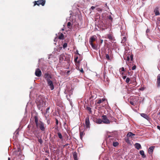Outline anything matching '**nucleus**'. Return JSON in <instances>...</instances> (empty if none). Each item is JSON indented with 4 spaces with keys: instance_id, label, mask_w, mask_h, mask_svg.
<instances>
[{
    "instance_id": "nucleus-41",
    "label": "nucleus",
    "mask_w": 160,
    "mask_h": 160,
    "mask_svg": "<svg viewBox=\"0 0 160 160\" xmlns=\"http://www.w3.org/2000/svg\"><path fill=\"white\" fill-rule=\"evenodd\" d=\"M120 70H121V71H125V69L123 67H122V68H121L120 69Z\"/></svg>"
},
{
    "instance_id": "nucleus-22",
    "label": "nucleus",
    "mask_w": 160,
    "mask_h": 160,
    "mask_svg": "<svg viewBox=\"0 0 160 160\" xmlns=\"http://www.w3.org/2000/svg\"><path fill=\"white\" fill-rule=\"evenodd\" d=\"M135 135V134L131 132H128L127 135V137H131L132 136H134Z\"/></svg>"
},
{
    "instance_id": "nucleus-9",
    "label": "nucleus",
    "mask_w": 160,
    "mask_h": 160,
    "mask_svg": "<svg viewBox=\"0 0 160 160\" xmlns=\"http://www.w3.org/2000/svg\"><path fill=\"white\" fill-rule=\"evenodd\" d=\"M157 86L159 88L160 87V74L158 75L157 76Z\"/></svg>"
},
{
    "instance_id": "nucleus-32",
    "label": "nucleus",
    "mask_w": 160,
    "mask_h": 160,
    "mask_svg": "<svg viewBox=\"0 0 160 160\" xmlns=\"http://www.w3.org/2000/svg\"><path fill=\"white\" fill-rule=\"evenodd\" d=\"M112 139H114V141H115V138H113V137H111V138H110L109 139V142H112Z\"/></svg>"
},
{
    "instance_id": "nucleus-45",
    "label": "nucleus",
    "mask_w": 160,
    "mask_h": 160,
    "mask_svg": "<svg viewBox=\"0 0 160 160\" xmlns=\"http://www.w3.org/2000/svg\"><path fill=\"white\" fill-rule=\"evenodd\" d=\"M99 42H100L99 43L101 44H102L103 43V40L102 39H100Z\"/></svg>"
},
{
    "instance_id": "nucleus-6",
    "label": "nucleus",
    "mask_w": 160,
    "mask_h": 160,
    "mask_svg": "<svg viewBox=\"0 0 160 160\" xmlns=\"http://www.w3.org/2000/svg\"><path fill=\"white\" fill-rule=\"evenodd\" d=\"M44 77L46 81L51 80L52 77L51 74L48 73H45L44 75Z\"/></svg>"
},
{
    "instance_id": "nucleus-29",
    "label": "nucleus",
    "mask_w": 160,
    "mask_h": 160,
    "mask_svg": "<svg viewBox=\"0 0 160 160\" xmlns=\"http://www.w3.org/2000/svg\"><path fill=\"white\" fill-rule=\"evenodd\" d=\"M96 103L97 102V104H100V103H101L102 102V101L101 100V99H99L98 100H97L96 101Z\"/></svg>"
},
{
    "instance_id": "nucleus-11",
    "label": "nucleus",
    "mask_w": 160,
    "mask_h": 160,
    "mask_svg": "<svg viewBox=\"0 0 160 160\" xmlns=\"http://www.w3.org/2000/svg\"><path fill=\"white\" fill-rule=\"evenodd\" d=\"M159 8L158 7H156L154 10V12L155 15L157 16L160 14V13L159 11Z\"/></svg>"
},
{
    "instance_id": "nucleus-35",
    "label": "nucleus",
    "mask_w": 160,
    "mask_h": 160,
    "mask_svg": "<svg viewBox=\"0 0 160 160\" xmlns=\"http://www.w3.org/2000/svg\"><path fill=\"white\" fill-rule=\"evenodd\" d=\"M130 78H127L126 79V82L127 83H128L130 81Z\"/></svg>"
},
{
    "instance_id": "nucleus-59",
    "label": "nucleus",
    "mask_w": 160,
    "mask_h": 160,
    "mask_svg": "<svg viewBox=\"0 0 160 160\" xmlns=\"http://www.w3.org/2000/svg\"><path fill=\"white\" fill-rule=\"evenodd\" d=\"M104 79L105 80V76L104 75Z\"/></svg>"
},
{
    "instance_id": "nucleus-57",
    "label": "nucleus",
    "mask_w": 160,
    "mask_h": 160,
    "mask_svg": "<svg viewBox=\"0 0 160 160\" xmlns=\"http://www.w3.org/2000/svg\"><path fill=\"white\" fill-rule=\"evenodd\" d=\"M109 79L108 78H106V81L108 82H109Z\"/></svg>"
},
{
    "instance_id": "nucleus-14",
    "label": "nucleus",
    "mask_w": 160,
    "mask_h": 160,
    "mask_svg": "<svg viewBox=\"0 0 160 160\" xmlns=\"http://www.w3.org/2000/svg\"><path fill=\"white\" fill-rule=\"evenodd\" d=\"M73 157L74 160H78L77 153L76 152L73 153Z\"/></svg>"
},
{
    "instance_id": "nucleus-39",
    "label": "nucleus",
    "mask_w": 160,
    "mask_h": 160,
    "mask_svg": "<svg viewBox=\"0 0 160 160\" xmlns=\"http://www.w3.org/2000/svg\"><path fill=\"white\" fill-rule=\"evenodd\" d=\"M106 58L108 59V60H109L110 59V57H109V55L108 54H106Z\"/></svg>"
},
{
    "instance_id": "nucleus-31",
    "label": "nucleus",
    "mask_w": 160,
    "mask_h": 160,
    "mask_svg": "<svg viewBox=\"0 0 160 160\" xmlns=\"http://www.w3.org/2000/svg\"><path fill=\"white\" fill-rule=\"evenodd\" d=\"M87 109L88 111H89L90 113H92V111L91 110V108L89 107H87Z\"/></svg>"
},
{
    "instance_id": "nucleus-53",
    "label": "nucleus",
    "mask_w": 160,
    "mask_h": 160,
    "mask_svg": "<svg viewBox=\"0 0 160 160\" xmlns=\"http://www.w3.org/2000/svg\"><path fill=\"white\" fill-rule=\"evenodd\" d=\"M49 109H50V108L49 107H48L46 109V112H47L49 110Z\"/></svg>"
},
{
    "instance_id": "nucleus-1",
    "label": "nucleus",
    "mask_w": 160,
    "mask_h": 160,
    "mask_svg": "<svg viewBox=\"0 0 160 160\" xmlns=\"http://www.w3.org/2000/svg\"><path fill=\"white\" fill-rule=\"evenodd\" d=\"M46 101L44 98H42L41 96L39 97L36 101V103L38 109L42 111V108L46 105Z\"/></svg>"
},
{
    "instance_id": "nucleus-18",
    "label": "nucleus",
    "mask_w": 160,
    "mask_h": 160,
    "mask_svg": "<svg viewBox=\"0 0 160 160\" xmlns=\"http://www.w3.org/2000/svg\"><path fill=\"white\" fill-rule=\"evenodd\" d=\"M85 135V133L83 131H80V139L82 140V137Z\"/></svg>"
},
{
    "instance_id": "nucleus-54",
    "label": "nucleus",
    "mask_w": 160,
    "mask_h": 160,
    "mask_svg": "<svg viewBox=\"0 0 160 160\" xmlns=\"http://www.w3.org/2000/svg\"><path fill=\"white\" fill-rule=\"evenodd\" d=\"M122 78L123 79H125L126 78V76H123L122 77Z\"/></svg>"
},
{
    "instance_id": "nucleus-37",
    "label": "nucleus",
    "mask_w": 160,
    "mask_h": 160,
    "mask_svg": "<svg viewBox=\"0 0 160 160\" xmlns=\"http://www.w3.org/2000/svg\"><path fill=\"white\" fill-rule=\"evenodd\" d=\"M67 45H68V44L67 43H64L63 45V48H66L67 46Z\"/></svg>"
},
{
    "instance_id": "nucleus-7",
    "label": "nucleus",
    "mask_w": 160,
    "mask_h": 160,
    "mask_svg": "<svg viewBox=\"0 0 160 160\" xmlns=\"http://www.w3.org/2000/svg\"><path fill=\"white\" fill-rule=\"evenodd\" d=\"M85 124L87 128H90V121L89 117H87L85 120Z\"/></svg>"
},
{
    "instance_id": "nucleus-42",
    "label": "nucleus",
    "mask_w": 160,
    "mask_h": 160,
    "mask_svg": "<svg viewBox=\"0 0 160 160\" xmlns=\"http://www.w3.org/2000/svg\"><path fill=\"white\" fill-rule=\"evenodd\" d=\"M136 66L135 65H134L132 67V70H134L136 69Z\"/></svg>"
},
{
    "instance_id": "nucleus-21",
    "label": "nucleus",
    "mask_w": 160,
    "mask_h": 160,
    "mask_svg": "<svg viewBox=\"0 0 160 160\" xmlns=\"http://www.w3.org/2000/svg\"><path fill=\"white\" fill-rule=\"evenodd\" d=\"M65 59L64 55L63 54H61L60 55L59 57V60L61 61H62L64 59Z\"/></svg>"
},
{
    "instance_id": "nucleus-12",
    "label": "nucleus",
    "mask_w": 160,
    "mask_h": 160,
    "mask_svg": "<svg viewBox=\"0 0 160 160\" xmlns=\"http://www.w3.org/2000/svg\"><path fill=\"white\" fill-rule=\"evenodd\" d=\"M96 39V36H93L91 37L89 40L90 43H93L95 41Z\"/></svg>"
},
{
    "instance_id": "nucleus-62",
    "label": "nucleus",
    "mask_w": 160,
    "mask_h": 160,
    "mask_svg": "<svg viewBox=\"0 0 160 160\" xmlns=\"http://www.w3.org/2000/svg\"><path fill=\"white\" fill-rule=\"evenodd\" d=\"M124 59L125 60L126 59L125 57H124Z\"/></svg>"
},
{
    "instance_id": "nucleus-52",
    "label": "nucleus",
    "mask_w": 160,
    "mask_h": 160,
    "mask_svg": "<svg viewBox=\"0 0 160 160\" xmlns=\"http://www.w3.org/2000/svg\"><path fill=\"white\" fill-rule=\"evenodd\" d=\"M76 53L79 55H80V54H79V53L78 52V50H77V51H76Z\"/></svg>"
},
{
    "instance_id": "nucleus-48",
    "label": "nucleus",
    "mask_w": 160,
    "mask_h": 160,
    "mask_svg": "<svg viewBox=\"0 0 160 160\" xmlns=\"http://www.w3.org/2000/svg\"><path fill=\"white\" fill-rule=\"evenodd\" d=\"M95 7L94 6H92L91 8V9L92 10H93L95 8Z\"/></svg>"
},
{
    "instance_id": "nucleus-43",
    "label": "nucleus",
    "mask_w": 160,
    "mask_h": 160,
    "mask_svg": "<svg viewBox=\"0 0 160 160\" xmlns=\"http://www.w3.org/2000/svg\"><path fill=\"white\" fill-rule=\"evenodd\" d=\"M150 32V30L148 28L146 31V33H148V32Z\"/></svg>"
},
{
    "instance_id": "nucleus-13",
    "label": "nucleus",
    "mask_w": 160,
    "mask_h": 160,
    "mask_svg": "<svg viewBox=\"0 0 160 160\" xmlns=\"http://www.w3.org/2000/svg\"><path fill=\"white\" fill-rule=\"evenodd\" d=\"M135 146L136 148L137 149L139 150L141 148V145L138 143H136L135 144Z\"/></svg>"
},
{
    "instance_id": "nucleus-17",
    "label": "nucleus",
    "mask_w": 160,
    "mask_h": 160,
    "mask_svg": "<svg viewBox=\"0 0 160 160\" xmlns=\"http://www.w3.org/2000/svg\"><path fill=\"white\" fill-rule=\"evenodd\" d=\"M34 118L35 121L36 123V125L39 123V122L38 121V118L37 116H34Z\"/></svg>"
},
{
    "instance_id": "nucleus-49",
    "label": "nucleus",
    "mask_w": 160,
    "mask_h": 160,
    "mask_svg": "<svg viewBox=\"0 0 160 160\" xmlns=\"http://www.w3.org/2000/svg\"><path fill=\"white\" fill-rule=\"evenodd\" d=\"M105 100H106V99H105V98H102V99H101V100L102 102L105 101Z\"/></svg>"
},
{
    "instance_id": "nucleus-40",
    "label": "nucleus",
    "mask_w": 160,
    "mask_h": 160,
    "mask_svg": "<svg viewBox=\"0 0 160 160\" xmlns=\"http://www.w3.org/2000/svg\"><path fill=\"white\" fill-rule=\"evenodd\" d=\"M130 58H131V60L132 61L133 60V55L132 54H131L130 56Z\"/></svg>"
},
{
    "instance_id": "nucleus-26",
    "label": "nucleus",
    "mask_w": 160,
    "mask_h": 160,
    "mask_svg": "<svg viewBox=\"0 0 160 160\" xmlns=\"http://www.w3.org/2000/svg\"><path fill=\"white\" fill-rule=\"evenodd\" d=\"M102 122V120L101 119H98L96 121V122L98 124H101Z\"/></svg>"
},
{
    "instance_id": "nucleus-19",
    "label": "nucleus",
    "mask_w": 160,
    "mask_h": 160,
    "mask_svg": "<svg viewBox=\"0 0 160 160\" xmlns=\"http://www.w3.org/2000/svg\"><path fill=\"white\" fill-rule=\"evenodd\" d=\"M112 142L113 143V146L114 147H117L119 144L118 142H115V141H114V139H112Z\"/></svg>"
},
{
    "instance_id": "nucleus-15",
    "label": "nucleus",
    "mask_w": 160,
    "mask_h": 160,
    "mask_svg": "<svg viewBox=\"0 0 160 160\" xmlns=\"http://www.w3.org/2000/svg\"><path fill=\"white\" fill-rule=\"evenodd\" d=\"M59 35L58 38L59 39L63 40L64 39V35L62 33H59Z\"/></svg>"
},
{
    "instance_id": "nucleus-24",
    "label": "nucleus",
    "mask_w": 160,
    "mask_h": 160,
    "mask_svg": "<svg viewBox=\"0 0 160 160\" xmlns=\"http://www.w3.org/2000/svg\"><path fill=\"white\" fill-rule=\"evenodd\" d=\"M108 38L111 40H113L114 39L113 37L111 34L108 35Z\"/></svg>"
},
{
    "instance_id": "nucleus-23",
    "label": "nucleus",
    "mask_w": 160,
    "mask_h": 160,
    "mask_svg": "<svg viewBox=\"0 0 160 160\" xmlns=\"http://www.w3.org/2000/svg\"><path fill=\"white\" fill-rule=\"evenodd\" d=\"M111 117V118H110V119L111 120L110 121V122H116V121H117V119L115 118H114L113 117H112V116H111L110 117Z\"/></svg>"
},
{
    "instance_id": "nucleus-34",
    "label": "nucleus",
    "mask_w": 160,
    "mask_h": 160,
    "mask_svg": "<svg viewBox=\"0 0 160 160\" xmlns=\"http://www.w3.org/2000/svg\"><path fill=\"white\" fill-rule=\"evenodd\" d=\"M130 103L132 105H133V106H135V103L132 101H130Z\"/></svg>"
},
{
    "instance_id": "nucleus-16",
    "label": "nucleus",
    "mask_w": 160,
    "mask_h": 160,
    "mask_svg": "<svg viewBox=\"0 0 160 160\" xmlns=\"http://www.w3.org/2000/svg\"><path fill=\"white\" fill-rule=\"evenodd\" d=\"M141 115L142 117H143L144 118L147 119V120H148L149 118L148 116L146 114L142 113H141Z\"/></svg>"
},
{
    "instance_id": "nucleus-56",
    "label": "nucleus",
    "mask_w": 160,
    "mask_h": 160,
    "mask_svg": "<svg viewBox=\"0 0 160 160\" xmlns=\"http://www.w3.org/2000/svg\"><path fill=\"white\" fill-rule=\"evenodd\" d=\"M98 9H99V10H98V11H99L101 12H102V9H100V8H98Z\"/></svg>"
},
{
    "instance_id": "nucleus-33",
    "label": "nucleus",
    "mask_w": 160,
    "mask_h": 160,
    "mask_svg": "<svg viewBox=\"0 0 160 160\" xmlns=\"http://www.w3.org/2000/svg\"><path fill=\"white\" fill-rule=\"evenodd\" d=\"M157 24L158 25L160 26V18H158V21L157 22Z\"/></svg>"
},
{
    "instance_id": "nucleus-20",
    "label": "nucleus",
    "mask_w": 160,
    "mask_h": 160,
    "mask_svg": "<svg viewBox=\"0 0 160 160\" xmlns=\"http://www.w3.org/2000/svg\"><path fill=\"white\" fill-rule=\"evenodd\" d=\"M140 154L142 156L143 158H145L146 157L144 154V152L143 150H141L139 152Z\"/></svg>"
},
{
    "instance_id": "nucleus-5",
    "label": "nucleus",
    "mask_w": 160,
    "mask_h": 160,
    "mask_svg": "<svg viewBox=\"0 0 160 160\" xmlns=\"http://www.w3.org/2000/svg\"><path fill=\"white\" fill-rule=\"evenodd\" d=\"M46 81L49 87L51 90H53L54 89V86L52 81L51 80Z\"/></svg>"
},
{
    "instance_id": "nucleus-8",
    "label": "nucleus",
    "mask_w": 160,
    "mask_h": 160,
    "mask_svg": "<svg viewBox=\"0 0 160 160\" xmlns=\"http://www.w3.org/2000/svg\"><path fill=\"white\" fill-rule=\"evenodd\" d=\"M35 75L38 77H40L42 75V72L39 68L36 69L35 72Z\"/></svg>"
},
{
    "instance_id": "nucleus-36",
    "label": "nucleus",
    "mask_w": 160,
    "mask_h": 160,
    "mask_svg": "<svg viewBox=\"0 0 160 160\" xmlns=\"http://www.w3.org/2000/svg\"><path fill=\"white\" fill-rule=\"evenodd\" d=\"M108 18L111 21H112L113 20V19L111 15H109L108 16Z\"/></svg>"
},
{
    "instance_id": "nucleus-47",
    "label": "nucleus",
    "mask_w": 160,
    "mask_h": 160,
    "mask_svg": "<svg viewBox=\"0 0 160 160\" xmlns=\"http://www.w3.org/2000/svg\"><path fill=\"white\" fill-rule=\"evenodd\" d=\"M80 72L82 73H84V71L82 68H81V69L80 70Z\"/></svg>"
},
{
    "instance_id": "nucleus-51",
    "label": "nucleus",
    "mask_w": 160,
    "mask_h": 160,
    "mask_svg": "<svg viewBox=\"0 0 160 160\" xmlns=\"http://www.w3.org/2000/svg\"><path fill=\"white\" fill-rule=\"evenodd\" d=\"M70 72V71H68L67 72V74H68V75H69V74Z\"/></svg>"
},
{
    "instance_id": "nucleus-61",
    "label": "nucleus",
    "mask_w": 160,
    "mask_h": 160,
    "mask_svg": "<svg viewBox=\"0 0 160 160\" xmlns=\"http://www.w3.org/2000/svg\"><path fill=\"white\" fill-rule=\"evenodd\" d=\"M64 30V29H63H63H62V30L63 31V30Z\"/></svg>"
},
{
    "instance_id": "nucleus-55",
    "label": "nucleus",
    "mask_w": 160,
    "mask_h": 160,
    "mask_svg": "<svg viewBox=\"0 0 160 160\" xmlns=\"http://www.w3.org/2000/svg\"><path fill=\"white\" fill-rule=\"evenodd\" d=\"M157 128L160 131V126H157Z\"/></svg>"
},
{
    "instance_id": "nucleus-30",
    "label": "nucleus",
    "mask_w": 160,
    "mask_h": 160,
    "mask_svg": "<svg viewBox=\"0 0 160 160\" xmlns=\"http://www.w3.org/2000/svg\"><path fill=\"white\" fill-rule=\"evenodd\" d=\"M58 136L59 138L60 139H62V134L59 132L58 133Z\"/></svg>"
},
{
    "instance_id": "nucleus-10",
    "label": "nucleus",
    "mask_w": 160,
    "mask_h": 160,
    "mask_svg": "<svg viewBox=\"0 0 160 160\" xmlns=\"http://www.w3.org/2000/svg\"><path fill=\"white\" fill-rule=\"evenodd\" d=\"M155 148L154 146H152L149 147L148 149V152L149 154H152Z\"/></svg>"
},
{
    "instance_id": "nucleus-60",
    "label": "nucleus",
    "mask_w": 160,
    "mask_h": 160,
    "mask_svg": "<svg viewBox=\"0 0 160 160\" xmlns=\"http://www.w3.org/2000/svg\"><path fill=\"white\" fill-rule=\"evenodd\" d=\"M8 160H10V158H8Z\"/></svg>"
},
{
    "instance_id": "nucleus-63",
    "label": "nucleus",
    "mask_w": 160,
    "mask_h": 160,
    "mask_svg": "<svg viewBox=\"0 0 160 160\" xmlns=\"http://www.w3.org/2000/svg\"><path fill=\"white\" fill-rule=\"evenodd\" d=\"M159 114H160V112H159Z\"/></svg>"
},
{
    "instance_id": "nucleus-46",
    "label": "nucleus",
    "mask_w": 160,
    "mask_h": 160,
    "mask_svg": "<svg viewBox=\"0 0 160 160\" xmlns=\"http://www.w3.org/2000/svg\"><path fill=\"white\" fill-rule=\"evenodd\" d=\"M126 58H127V59H126V60H127V61H129V60L130 58L129 57V56H127L126 57Z\"/></svg>"
},
{
    "instance_id": "nucleus-25",
    "label": "nucleus",
    "mask_w": 160,
    "mask_h": 160,
    "mask_svg": "<svg viewBox=\"0 0 160 160\" xmlns=\"http://www.w3.org/2000/svg\"><path fill=\"white\" fill-rule=\"evenodd\" d=\"M90 44L91 45L92 48L94 49H97V48H98V46H97V45H94L93 43H90Z\"/></svg>"
},
{
    "instance_id": "nucleus-4",
    "label": "nucleus",
    "mask_w": 160,
    "mask_h": 160,
    "mask_svg": "<svg viewBox=\"0 0 160 160\" xmlns=\"http://www.w3.org/2000/svg\"><path fill=\"white\" fill-rule=\"evenodd\" d=\"M102 122L105 124H109L110 123V121L108 119L106 115H103L102 116Z\"/></svg>"
},
{
    "instance_id": "nucleus-58",
    "label": "nucleus",
    "mask_w": 160,
    "mask_h": 160,
    "mask_svg": "<svg viewBox=\"0 0 160 160\" xmlns=\"http://www.w3.org/2000/svg\"><path fill=\"white\" fill-rule=\"evenodd\" d=\"M45 160H48V158H45Z\"/></svg>"
},
{
    "instance_id": "nucleus-50",
    "label": "nucleus",
    "mask_w": 160,
    "mask_h": 160,
    "mask_svg": "<svg viewBox=\"0 0 160 160\" xmlns=\"http://www.w3.org/2000/svg\"><path fill=\"white\" fill-rule=\"evenodd\" d=\"M56 125H57L58 124V120L57 119H56Z\"/></svg>"
},
{
    "instance_id": "nucleus-28",
    "label": "nucleus",
    "mask_w": 160,
    "mask_h": 160,
    "mask_svg": "<svg viewBox=\"0 0 160 160\" xmlns=\"http://www.w3.org/2000/svg\"><path fill=\"white\" fill-rule=\"evenodd\" d=\"M67 26L68 28H71L72 27V25L71 24V23L70 22H68V23Z\"/></svg>"
},
{
    "instance_id": "nucleus-44",
    "label": "nucleus",
    "mask_w": 160,
    "mask_h": 160,
    "mask_svg": "<svg viewBox=\"0 0 160 160\" xmlns=\"http://www.w3.org/2000/svg\"><path fill=\"white\" fill-rule=\"evenodd\" d=\"M78 57H76L74 59V61L75 62H76L77 61L78 59Z\"/></svg>"
},
{
    "instance_id": "nucleus-27",
    "label": "nucleus",
    "mask_w": 160,
    "mask_h": 160,
    "mask_svg": "<svg viewBox=\"0 0 160 160\" xmlns=\"http://www.w3.org/2000/svg\"><path fill=\"white\" fill-rule=\"evenodd\" d=\"M127 38L125 37L123 38L122 39V40L121 42L122 43H124L126 41Z\"/></svg>"
},
{
    "instance_id": "nucleus-3",
    "label": "nucleus",
    "mask_w": 160,
    "mask_h": 160,
    "mask_svg": "<svg viewBox=\"0 0 160 160\" xmlns=\"http://www.w3.org/2000/svg\"><path fill=\"white\" fill-rule=\"evenodd\" d=\"M37 128H39L42 131H45V128L44 127V123L41 122L39 121V123L36 125Z\"/></svg>"
},
{
    "instance_id": "nucleus-2",
    "label": "nucleus",
    "mask_w": 160,
    "mask_h": 160,
    "mask_svg": "<svg viewBox=\"0 0 160 160\" xmlns=\"http://www.w3.org/2000/svg\"><path fill=\"white\" fill-rule=\"evenodd\" d=\"M45 3V0H38L37 1H35L33 2L34 6L36 5L39 6L40 5L42 6H44Z\"/></svg>"
},
{
    "instance_id": "nucleus-38",
    "label": "nucleus",
    "mask_w": 160,
    "mask_h": 160,
    "mask_svg": "<svg viewBox=\"0 0 160 160\" xmlns=\"http://www.w3.org/2000/svg\"><path fill=\"white\" fill-rule=\"evenodd\" d=\"M38 141L41 144H42L43 142L42 139L41 138L38 139Z\"/></svg>"
}]
</instances>
